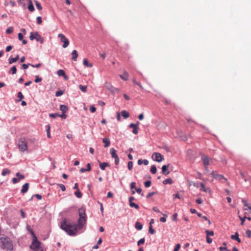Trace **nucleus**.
Returning a JSON list of instances; mask_svg holds the SVG:
<instances>
[{
	"instance_id": "f257e3e1",
	"label": "nucleus",
	"mask_w": 251,
	"mask_h": 251,
	"mask_svg": "<svg viewBox=\"0 0 251 251\" xmlns=\"http://www.w3.org/2000/svg\"><path fill=\"white\" fill-rule=\"evenodd\" d=\"M60 227L70 236H74L77 232V225L75 224H71L68 223L66 219L63 220Z\"/></svg>"
},
{
	"instance_id": "f03ea898",
	"label": "nucleus",
	"mask_w": 251,
	"mask_h": 251,
	"mask_svg": "<svg viewBox=\"0 0 251 251\" xmlns=\"http://www.w3.org/2000/svg\"><path fill=\"white\" fill-rule=\"evenodd\" d=\"M0 246L2 249L6 251H11L13 250V246L11 240L7 238H1Z\"/></svg>"
},
{
	"instance_id": "7ed1b4c3",
	"label": "nucleus",
	"mask_w": 251,
	"mask_h": 251,
	"mask_svg": "<svg viewBox=\"0 0 251 251\" xmlns=\"http://www.w3.org/2000/svg\"><path fill=\"white\" fill-rule=\"evenodd\" d=\"M30 231L33 238L32 244L30 246V248L34 251H43V249L41 246L40 242L37 240V237L32 230L31 229Z\"/></svg>"
},
{
	"instance_id": "20e7f679",
	"label": "nucleus",
	"mask_w": 251,
	"mask_h": 251,
	"mask_svg": "<svg viewBox=\"0 0 251 251\" xmlns=\"http://www.w3.org/2000/svg\"><path fill=\"white\" fill-rule=\"evenodd\" d=\"M79 218L78 221L77 227L78 229L81 228L85 225L86 222V217L85 212L84 209L81 208L78 210Z\"/></svg>"
},
{
	"instance_id": "39448f33",
	"label": "nucleus",
	"mask_w": 251,
	"mask_h": 251,
	"mask_svg": "<svg viewBox=\"0 0 251 251\" xmlns=\"http://www.w3.org/2000/svg\"><path fill=\"white\" fill-rule=\"evenodd\" d=\"M18 147L21 151H25L27 150V143L25 138L23 137L19 139Z\"/></svg>"
},
{
	"instance_id": "423d86ee",
	"label": "nucleus",
	"mask_w": 251,
	"mask_h": 251,
	"mask_svg": "<svg viewBox=\"0 0 251 251\" xmlns=\"http://www.w3.org/2000/svg\"><path fill=\"white\" fill-rule=\"evenodd\" d=\"M58 37L60 39V41L63 43L62 45L63 48H67L69 44V41L68 39L64 36V34L62 33L59 34L58 35Z\"/></svg>"
},
{
	"instance_id": "0eeeda50",
	"label": "nucleus",
	"mask_w": 251,
	"mask_h": 251,
	"mask_svg": "<svg viewBox=\"0 0 251 251\" xmlns=\"http://www.w3.org/2000/svg\"><path fill=\"white\" fill-rule=\"evenodd\" d=\"M110 154H111V156L112 158L115 159V164L117 165L119 163V158L118 155L116 153V151L114 148H111L110 150Z\"/></svg>"
},
{
	"instance_id": "6e6552de",
	"label": "nucleus",
	"mask_w": 251,
	"mask_h": 251,
	"mask_svg": "<svg viewBox=\"0 0 251 251\" xmlns=\"http://www.w3.org/2000/svg\"><path fill=\"white\" fill-rule=\"evenodd\" d=\"M152 158L158 162H160L164 159V156L158 152H154L152 155Z\"/></svg>"
},
{
	"instance_id": "1a4fd4ad",
	"label": "nucleus",
	"mask_w": 251,
	"mask_h": 251,
	"mask_svg": "<svg viewBox=\"0 0 251 251\" xmlns=\"http://www.w3.org/2000/svg\"><path fill=\"white\" fill-rule=\"evenodd\" d=\"M16 176L17 177H14L12 179V181L13 184H15L21 180L25 178V176L21 174L20 173H17L16 174Z\"/></svg>"
},
{
	"instance_id": "9d476101",
	"label": "nucleus",
	"mask_w": 251,
	"mask_h": 251,
	"mask_svg": "<svg viewBox=\"0 0 251 251\" xmlns=\"http://www.w3.org/2000/svg\"><path fill=\"white\" fill-rule=\"evenodd\" d=\"M201 159L203 161V164L204 166V167L206 168V166H208L209 165V157L206 156L202 155L201 157Z\"/></svg>"
},
{
	"instance_id": "9b49d317",
	"label": "nucleus",
	"mask_w": 251,
	"mask_h": 251,
	"mask_svg": "<svg viewBox=\"0 0 251 251\" xmlns=\"http://www.w3.org/2000/svg\"><path fill=\"white\" fill-rule=\"evenodd\" d=\"M211 175L213 177H214L215 178H216L218 180H221V179L224 178V177L223 175L217 174L215 172H212L211 173Z\"/></svg>"
},
{
	"instance_id": "f8f14e48",
	"label": "nucleus",
	"mask_w": 251,
	"mask_h": 251,
	"mask_svg": "<svg viewBox=\"0 0 251 251\" xmlns=\"http://www.w3.org/2000/svg\"><path fill=\"white\" fill-rule=\"evenodd\" d=\"M29 188V184L28 183H26L24 184L22 186V188L21 189V193H25L27 192Z\"/></svg>"
},
{
	"instance_id": "ddd939ff",
	"label": "nucleus",
	"mask_w": 251,
	"mask_h": 251,
	"mask_svg": "<svg viewBox=\"0 0 251 251\" xmlns=\"http://www.w3.org/2000/svg\"><path fill=\"white\" fill-rule=\"evenodd\" d=\"M36 41L40 42L41 44L44 42V39L37 32L35 33V39Z\"/></svg>"
},
{
	"instance_id": "4468645a",
	"label": "nucleus",
	"mask_w": 251,
	"mask_h": 251,
	"mask_svg": "<svg viewBox=\"0 0 251 251\" xmlns=\"http://www.w3.org/2000/svg\"><path fill=\"white\" fill-rule=\"evenodd\" d=\"M162 173L165 176H167L170 173V172L168 171L167 166L166 165H163L162 167Z\"/></svg>"
},
{
	"instance_id": "2eb2a0df",
	"label": "nucleus",
	"mask_w": 251,
	"mask_h": 251,
	"mask_svg": "<svg viewBox=\"0 0 251 251\" xmlns=\"http://www.w3.org/2000/svg\"><path fill=\"white\" fill-rule=\"evenodd\" d=\"M120 76L122 79L126 81L128 80L129 75L128 73L126 71H125L123 75H120Z\"/></svg>"
},
{
	"instance_id": "dca6fc26",
	"label": "nucleus",
	"mask_w": 251,
	"mask_h": 251,
	"mask_svg": "<svg viewBox=\"0 0 251 251\" xmlns=\"http://www.w3.org/2000/svg\"><path fill=\"white\" fill-rule=\"evenodd\" d=\"M231 238L233 240H236L238 243L241 242V240L239 237V234L237 232H236L235 235H232L231 236Z\"/></svg>"
},
{
	"instance_id": "f3484780",
	"label": "nucleus",
	"mask_w": 251,
	"mask_h": 251,
	"mask_svg": "<svg viewBox=\"0 0 251 251\" xmlns=\"http://www.w3.org/2000/svg\"><path fill=\"white\" fill-rule=\"evenodd\" d=\"M102 142L104 144V148H107L110 146V142L108 139L104 138L102 139Z\"/></svg>"
},
{
	"instance_id": "a211bd4d",
	"label": "nucleus",
	"mask_w": 251,
	"mask_h": 251,
	"mask_svg": "<svg viewBox=\"0 0 251 251\" xmlns=\"http://www.w3.org/2000/svg\"><path fill=\"white\" fill-rule=\"evenodd\" d=\"M109 164L107 162L100 163V167L102 170H104L105 167L109 166Z\"/></svg>"
},
{
	"instance_id": "6ab92c4d",
	"label": "nucleus",
	"mask_w": 251,
	"mask_h": 251,
	"mask_svg": "<svg viewBox=\"0 0 251 251\" xmlns=\"http://www.w3.org/2000/svg\"><path fill=\"white\" fill-rule=\"evenodd\" d=\"M72 59L74 61H76L78 57V53L76 50H74L72 52Z\"/></svg>"
},
{
	"instance_id": "aec40b11",
	"label": "nucleus",
	"mask_w": 251,
	"mask_h": 251,
	"mask_svg": "<svg viewBox=\"0 0 251 251\" xmlns=\"http://www.w3.org/2000/svg\"><path fill=\"white\" fill-rule=\"evenodd\" d=\"M83 63L85 67L91 68L93 66V64L92 63H89L87 59H83Z\"/></svg>"
},
{
	"instance_id": "412c9836",
	"label": "nucleus",
	"mask_w": 251,
	"mask_h": 251,
	"mask_svg": "<svg viewBox=\"0 0 251 251\" xmlns=\"http://www.w3.org/2000/svg\"><path fill=\"white\" fill-rule=\"evenodd\" d=\"M19 55H17L14 58H9V64H12L14 62H16L19 59Z\"/></svg>"
},
{
	"instance_id": "4be33fe9",
	"label": "nucleus",
	"mask_w": 251,
	"mask_h": 251,
	"mask_svg": "<svg viewBox=\"0 0 251 251\" xmlns=\"http://www.w3.org/2000/svg\"><path fill=\"white\" fill-rule=\"evenodd\" d=\"M60 110L63 113H65L68 110V107L65 105L61 104L60 106Z\"/></svg>"
},
{
	"instance_id": "5701e85b",
	"label": "nucleus",
	"mask_w": 251,
	"mask_h": 251,
	"mask_svg": "<svg viewBox=\"0 0 251 251\" xmlns=\"http://www.w3.org/2000/svg\"><path fill=\"white\" fill-rule=\"evenodd\" d=\"M121 115L125 119H126L129 117V113L126 110H123L121 112Z\"/></svg>"
},
{
	"instance_id": "b1692460",
	"label": "nucleus",
	"mask_w": 251,
	"mask_h": 251,
	"mask_svg": "<svg viewBox=\"0 0 251 251\" xmlns=\"http://www.w3.org/2000/svg\"><path fill=\"white\" fill-rule=\"evenodd\" d=\"M173 181L172 179L170 178H167L163 181V183L164 185H166L168 184H171L173 183Z\"/></svg>"
},
{
	"instance_id": "393cba45",
	"label": "nucleus",
	"mask_w": 251,
	"mask_h": 251,
	"mask_svg": "<svg viewBox=\"0 0 251 251\" xmlns=\"http://www.w3.org/2000/svg\"><path fill=\"white\" fill-rule=\"evenodd\" d=\"M201 190L204 192H208L209 191V189L205 188L204 184L203 183H201Z\"/></svg>"
},
{
	"instance_id": "a878e982",
	"label": "nucleus",
	"mask_w": 251,
	"mask_h": 251,
	"mask_svg": "<svg viewBox=\"0 0 251 251\" xmlns=\"http://www.w3.org/2000/svg\"><path fill=\"white\" fill-rule=\"evenodd\" d=\"M135 226L138 230H141L143 228L142 225L138 222L136 223Z\"/></svg>"
},
{
	"instance_id": "bb28decb",
	"label": "nucleus",
	"mask_w": 251,
	"mask_h": 251,
	"mask_svg": "<svg viewBox=\"0 0 251 251\" xmlns=\"http://www.w3.org/2000/svg\"><path fill=\"white\" fill-rule=\"evenodd\" d=\"M79 88L81 90V91H82L84 93H85L87 91V87L86 86L80 84L79 85Z\"/></svg>"
},
{
	"instance_id": "cd10ccee",
	"label": "nucleus",
	"mask_w": 251,
	"mask_h": 251,
	"mask_svg": "<svg viewBox=\"0 0 251 251\" xmlns=\"http://www.w3.org/2000/svg\"><path fill=\"white\" fill-rule=\"evenodd\" d=\"M151 172L152 174H155L156 173V171H157V169H156V167L155 165H152L151 167Z\"/></svg>"
},
{
	"instance_id": "c85d7f7f",
	"label": "nucleus",
	"mask_w": 251,
	"mask_h": 251,
	"mask_svg": "<svg viewBox=\"0 0 251 251\" xmlns=\"http://www.w3.org/2000/svg\"><path fill=\"white\" fill-rule=\"evenodd\" d=\"M28 9L30 11H33L34 10V6L31 0H29V3L28 6Z\"/></svg>"
},
{
	"instance_id": "c756f323",
	"label": "nucleus",
	"mask_w": 251,
	"mask_h": 251,
	"mask_svg": "<svg viewBox=\"0 0 251 251\" xmlns=\"http://www.w3.org/2000/svg\"><path fill=\"white\" fill-rule=\"evenodd\" d=\"M129 206L131 207H134L136 209H138L139 208V205L133 202H130Z\"/></svg>"
},
{
	"instance_id": "7c9ffc66",
	"label": "nucleus",
	"mask_w": 251,
	"mask_h": 251,
	"mask_svg": "<svg viewBox=\"0 0 251 251\" xmlns=\"http://www.w3.org/2000/svg\"><path fill=\"white\" fill-rule=\"evenodd\" d=\"M75 195L78 198H80L82 196V195L81 193L79 191V190H77L76 191H75Z\"/></svg>"
},
{
	"instance_id": "2f4dec72",
	"label": "nucleus",
	"mask_w": 251,
	"mask_h": 251,
	"mask_svg": "<svg viewBox=\"0 0 251 251\" xmlns=\"http://www.w3.org/2000/svg\"><path fill=\"white\" fill-rule=\"evenodd\" d=\"M10 174V171L8 169H4L2 170L1 175L3 176H5L6 175H8Z\"/></svg>"
},
{
	"instance_id": "473e14b6",
	"label": "nucleus",
	"mask_w": 251,
	"mask_h": 251,
	"mask_svg": "<svg viewBox=\"0 0 251 251\" xmlns=\"http://www.w3.org/2000/svg\"><path fill=\"white\" fill-rule=\"evenodd\" d=\"M13 28L11 26L8 27V28L6 30V33L9 34L12 33L13 32Z\"/></svg>"
},
{
	"instance_id": "72a5a7b5",
	"label": "nucleus",
	"mask_w": 251,
	"mask_h": 251,
	"mask_svg": "<svg viewBox=\"0 0 251 251\" xmlns=\"http://www.w3.org/2000/svg\"><path fill=\"white\" fill-rule=\"evenodd\" d=\"M57 73L59 76H64L65 74V72L62 70H59Z\"/></svg>"
},
{
	"instance_id": "f704fd0d",
	"label": "nucleus",
	"mask_w": 251,
	"mask_h": 251,
	"mask_svg": "<svg viewBox=\"0 0 251 251\" xmlns=\"http://www.w3.org/2000/svg\"><path fill=\"white\" fill-rule=\"evenodd\" d=\"M10 71L11 72V73L13 75L15 74L17 72V68H16V66H14L12 67L10 69Z\"/></svg>"
},
{
	"instance_id": "c9c22d12",
	"label": "nucleus",
	"mask_w": 251,
	"mask_h": 251,
	"mask_svg": "<svg viewBox=\"0 0 251 251\" xmlns=\"http://www.w3.org/2000/svg\"><path fill=\"white\" fill-rule=\"evenodd\" d=\"M205 232L206 233V236L209 237V236H213L214 235V232L213 231H209V230H206L205 231Z\"/></svg>"
},
{
	"instance_id": "e433bc0d",
	"label": "nucleus",
	"mask_w": 251,
	"mask_h": 251,
	"mask_svg": "<svg viewBox=\"0 0 251 251\" xmlns=\"http://www.w3.org/2000/svg\"><path fill=\"white\" fill-rule=\"evenodd\" d=\"M47 137L48 138H50V126L48 125L47 126Z\"/></svg>"
},
{
	"instance_id": "4c0bfd02",
	"label": "nucleus",
	"mask_w": 251,
	"mask_h": 251,
	"mask_svg": "<svg viewBox=\"0 0 251 251\" xmlns=\"http://www.w3.org/2000/svg\"><path fill=\"white\" fill-rule=\"evenodd\" d=\"M139 124V122H137V123L136 124H130L129 126L130 127V128H135V127L136 126H138V125Z\"/></svg>"
},
{
	"instance_id": "58836bf2",
	"label": "nucleus",
	"mask_w": 251,
	"mask_h": 251,
	"mask_svg": "<svg viewBox=\"0 0 251 251\" xmlns=\"http://www.w3.org/2000/svg\"><path fill=\"white\" fill-rule=\"evenodd\" d=\"M145 238H142L139 240L137 242V245L138 246H140L141 244H143L145 243Z\"/></svg>"
},
{
	"instance_id": "ea45409f",
	"label": "nucleus",
	"mask_w": 251,
	"mask_h": 251,
	"mask_svg": "<svg viewBox=\"0 0 251 251\" xmlns=\"http://www.w3.org/2000/svg\"><path fill=\"white\" fill-rule=\"evenodd\" d=\"M151 181L148 180L144 182V185L146 187H149L150 186H151Z\"/></svg>"
},
{
	"instance_id": "a19ab883",
	"label": "nucleus",
	"mask_w": 251,
	"mask_h": 251,
	"mask_svg": "<svg viewBox=\"0 0 251 251\" xmlns=\"http://www.w3.org/2000/svg\"><path fill=\"white\" fill-rule=\"evenodd\" d=\"M138 126H136L135 128H134L132 130V133L134 134H137L138 133Z\"/></svg>"
},
{
	"instance_id": "79ce46f5",
	"label": "nucleus",
	"mask_w": 251,
	"mask_h": 251,
	"mask_svg": "<svg viewBox=\"0 0 251 251\" xmlns=\"http://www.w3.org/2000/svg\"><path fill=\"white\" fill-rule=\"evenodd\" d=\"M35 37V33L31 32L29 36V39L31 40H33Z\"/></svg>"
},
{
	"instance_id": "37998d69",
	"label": "nucleus",
	"mask_w": 251,
	"mask_h": 251,
	"mask_svg": "<svg viewBox=\"0 0 251 251\" xmlns=\"http://www.w3.org/2000/svg\"><path fill=\"white\" fill-rule=\"evenodd\" d=\"M149 232L151 234H153L155 233L154 230L152 228V226H150L149 229Z\"/></svg>"
},
{
	"instance_id": "c03bdc74",
	"label": "nucleus",
	"mask_w": 251,
	"mask_h": 251,
	"mask_svg": "<svg viewBox=\"0 0 251 251\" xmlns=\"http://www.w3.org/2000/svg\"><path fill=\"white\" fill-rule=\"evenodd\" d=\"M18 97L19 98V101L21 100L24 98V96L21 92H18Z\"/></svg>"
},
{
	"instance_id": "a18cd8bd",
	"label": "nucleus",
	"mask_w": 251,
	"mask_h": 251,
	"mask_svg": "<svg viewBox=\"0 0 251 251\" xmlns=\"http://www.w3.org/2000/svg\"><path fill=\"white\" fill-rule=\"evenodd\" d=\"M181 247V245L179 244H177L176 245L175 249H174V251H178Z\"/></svg>"
},
{
	"instance_id": "49530a36",
	"label": "nucleus",
	"mask_w": 251,
	"mask_h": 251,
	"mask_svg": "<svg viewBox=\"0 0 251 251\" xmlns=\"http://www.w3.org/2000/svg\"><path fill=\"white\" fill-rule=\"evenodd\" d=\"M49 116L51 118H55L56 117L59 116V115L57 113H51L49 114Z\"/></svg>"
},
{
	"instance_id": "de8ad7c7",
	"label": "nucleus",
	"mask_w": 251,
	"mask_h": 251,
	"mask_svg": "<svg viewBox=\"0 0 251 251\" xmlns=\"http://www.w3.org/2000/svg\"><path fill=\"white\" fill-rule=\"evenodd\" d=\"M42 81V78L40 77L38 75L35 76V82L36 83L41 82Z\"/></svg>"
},
{
	"instance_id": "09e8293b",
	"label": "nucleus",
	"mask_w": 251,
	"mask_h": 251,
	"mask_svg": "<svg viewBox=\"0 0 251 251\" xmlns=\"http://www.w3.org/2000/svg\"><path fill=\"white\" fill-rule=\"evenodd\" d=\"M133 168V162L131 161H129L128 163V168L129 170H132Z\"/></svg>"
},
{
	"instance_id": "8fccbe9b",
	"label": "nucleus",
	"mask_w": 251,
	"mask_h": 251,
	"mask_svg": "<svg viewBox=\"0 0 251 251\" xmlns=\"http://www.w3.org/2000/svg\"><path fill=\"white\" fill-rule=\"evenodd\" d=\"M163 215L164 216V217H161L160 218V221L164 223L166 221V217H167V216L166 214H163Z\"/></svg>"
},
{
	"instance_id": "3c124183",
	"label": "nucleus",
	"mask_w": 251,
	"mask_h": 251,
	"mask_svg": "<svg viewBox=\"0 0 251 251\" xmlns=\"http://www.w3.org/2000/svg\"><path fill=\"white\" fill-rule=\"evenodd\" d=\"M58 186H59V187L60 188V189H61V190L62 191H65L66 190V188H65V186L62 184H58Z\"/></svg>"
},
{
	"instance_id": "603ef678",
	"label": "nucleus",
	"mask_w": 251,
	"mask_h": 251,
	"mask_svg": "<svg viewBox=\"0 0 251 251\" xmlns=\"http://www.w3.org/2000/svg\"><path fill=\"white\" fill-rule=\"evenodd\" d=\"M90 110L92 113H94L96 110V108L94 106L92 105L90 107Z\"/></svg>"
},
{
	"instance_id": "864d4df0",
	"label": "nucleus",
	"mask_w": 251,
	"mask_h": 251,
	"mask_svg": "<svg viewBox=\"0 0 251 251\" xmlns=\"http://www.w3.org/2000/svg\"><path fill=\"white\" fill-rule=\"evenodd\" d=\"M63 95V92L62 91H58L55 93L56 97H59Z\"/></svg>"
},
{
	"instance_id": "5fc2aeb1",
	"label": "nucleus",
	"mask_w": 251,
	"mask_h": 251,
	"mask_svg": "<svg viewBox=\"0 0 251 251\" xmlns=\"http://www.w3.org/2000/svg\"><path fill=\"white\" fill-rule=\"evenodd\" d=\"M246 234L247 235V236L249 238L251 237V230H248L246 232Z\"/></svg>"
},
{
	"instance_id": "6e6d98bb",
	"label": "nucleus",
	"mask_w": 251,
	"mask_h": 251,
	"mask_svg": "<svg viewBox=\"0 0 251 251\" xmlns=\"http://www.w3.org/2000/svg\"><path fill=\"white\" fill-rule=\"evenodd\" d=\"M36 6L39 10H41L42 9L41 4L37 1H36Z\"/></svg>"
},
{
	"instance_id": "4d7b16f0",
	"label": "nucleus",
	"mask_w": 251,
	"mask_h": 251,
	"mask_svg": "<svg viewBox=\"0 0 251 251\" xmlns=\"http://www.w3.org/2000/svg\"><path fill=\"white\" fill-rule=\"evenodd\" d=\"M136 187V183L134 182H132L130 184V188L131 189H135Z\"/></svg>"
},
{
	"instance_id": "13d9d810",
	"label": "nucleus",
	"mask_w": 251,
	"mask_h": 251,
	"mask_svg": "<svg viewBox=\"0 0 251 251\" xmlns=\"http://www.w3.org/2000/svg\"><path fill=\"white\" fill-rule=\"evenodd\" d=\"M42 19L41 17H37V22L38 24H41L42 23Z\"/></svg>"
},
{
	"instance_id": "bf43d9fd",
	"label": "nucleus",
	"mask_w": 251,
	"mask_h": 251,
	"mask_svg": "<svg viewBox=\"0 0 251 251\" xmlns=\"http://www.w3.org/2000/svg\"><path fill=\"white\" fill-rule=\"evenodd\" d=\"M23 35L21 33H18V39L19 40H22L23 39Z\"/></svg>"
},
{
	"instance_id": "052dcab7",
	"label": "nucleus",
	"mask_w": 251,
	"mask_h": 251,
	"mask_svg": "<svg viewBox=\"0 0 251 251\" xmlns=\"http://www.w3.org/2000/svg\"><path fill=\"white\" fill-rule=\"evenodd\" d=\"M33 197H35L38 200H41L42 198V196L41 195H39V194H35V195H33Z\"/></svg>"
},
{
	"instance_id": "680f3d73",
	"label": "nucleus",
	"mask_w": 251,
	"mask_h": 251,
	"mask_svg": "<svg viewBox=\"0 0 251 251\" xmlns=\"http://www.w3.org/2000/svg\"><path fill=\"white\" fill-rule=\"evenodd\" d=\"M206 241L208 243L210 244L212 242V240L211 238H209L208 236H206Z\"/></svg>"
},
{
	"instance_id": "e2e57ef3",
	"label": "nucleus",
	"mask_w": 251,
	"mask_h": 251,
	"mask_svg": "<svg viewBox=\"0 0 251 251\" xmlns=\"http://www.w3.org/2000/svg\"><path fill=\"white\" fill-rule=\"evenodd\" d=\"M24 0H17V2L21 5H24Z\"/></svg>"
},
{
	"instance_id": "0e129e2a",
	"label": "nucleus",
	"mask_w": 251,
	"mask_h": 251,
	"mask_svg": "<svg viewBox=\"0 0 251 251\" xmlns=\"http://www.w3.org/2000/svg\"><path fill=\"white\" fill-rule=\"evenodd\" d=\"M240 174L241 176L244 179L245 181H247V179L245 178V176L244 174L242 172H240Z\"/></svg>"
},
{
	"instance_id": "69168bd1",
	"label": "nucleus",
	"mask_w": 251,
	"mask_h": 251,
	"mask_svg": "<svg viewBox=\"0 0 251 251\" xmlns=\"http://www.w3.org/2000/svg\"><path fill=\"white\" fill-rule=\"evenodd\" d=\"M155 194L154 192H151L149 193L148 195L147 196V198L148 199L150 198L152 196Z\"/></svg>"
},
{
	"instance_id": "338daca9",
	"label": "nucleus",
	"mask_w": 251,
	"mask_h": 251,
	"mask_svg": "<svg viewBox=\"0 0 251 251\" xmlns=\"http://www.w3.org/2000/svg\"><path fill=\"white\" fill-rule=\"evenodd\" d=\"M29 66V63L27 64H23L22 65V68L24 69H26Z\"/></svg>"
},
{
	"instance_id": "774afa93",
	"label": "nucleus",
	"mask_w": 251,
	"mask_h": 251,
	"mask_svg": "<svg viewBox=\"0 0 251 251\" xmlns=\"http://www.w3.org/2000/svg\"><path fill=\"white\" fill-rule=\"evenodd\" d=\"M196 202L198 204H201L202 203V201L200 198L197 199L196 200Z\"/></svg>"
}]
</instances>
